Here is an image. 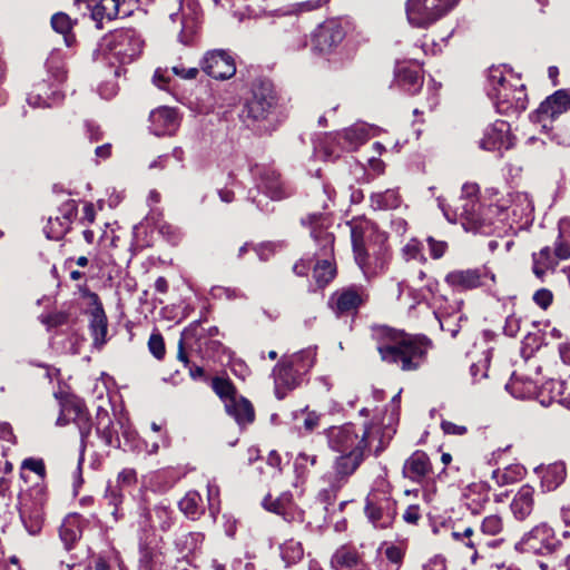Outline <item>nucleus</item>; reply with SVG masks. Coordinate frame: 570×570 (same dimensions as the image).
<instances>
[{"instance_id": "50", "label": "nucleus", "mask_w": 570, "mask_h": 570, "mask_svg": "<svg viewBox=\"0 0 570 570\" xmlns=\"http://www.w3.org/2000/svg\"><path fill=\"white\" fill-rule=\"evenodd\" d=\"M159 552L156 548L147 543L139 546V569L154 570L155 564L158 562Z\"/></svg>"}, {"instance_id": "56", "label": "nucleus", "mask_w": 570, "mask_h": 570, "mask_svg": "<svg viewBox=\"0 0 570 570\" xmlns=\"http://www.w3.org/2000/svg\"><path fill=\"white\" fill-rule=\"evenodd\" d=\"M553 295L552 292L547 288L538 289L533 294L534 303L543 309H547L552 304Z\"/></svg>"}, {"instance_id": "41", "label": "nucleus", "mask_w": 570, "mask_h": 570, "mask_svg": "<svg viewBox=\"0 0 570 570\" xmlns=\"http://www.w3.org/2000/svg\"><path fill=\"white\" fill-rule=\"evenodd\" d=\"M295 503L293 502V495L289 492L282 493L275 500L272 499L271 495H267L263 500V507L276 514H286L289 512V509L293 508Z\"/></svg>"}, {"instance_id": "51", "label": "nucleus", "mask_w": 570, "mask_h": 570, "mask_svg": "<svg viewBox=\"0 0 570 570\" xmlns=\"http://www.w3.org/2000/svg\"><path fill=\"white\" fill-rule=\"evenodd\" d=\"M370 137V129L364 125H356L346 129L343 138L348 142V147L355 148L365 142Z\"/></svg>"}, {"instance_id": "63", "label": "nucleus", "mask_w": 570, "mask_h": 570, "mask_svg": "<svg viewBox=\"0 0 570 570\" xmlns=\"http://www.w3.org/2000/svg\"><path fill=\"white\" fill-rule=\"evenodd\" d=\"M441 429L445 434L452 435H464L468 432V429L464 425H458L450 421H442Z\"/></svg>"}, {"instance_id": "43", "label": "nucleus", "mask_w": 570, "mask_h": 570, "mask_svg": "<svg viewBox=\"0 0 570 570\" xmlns=\"http://www.w3.org/2000/svg\"><path fill=\"white\" fill-rule=\"evenodd\" d=\"M51 26L55 31L63 36L65 42L71 47L75 42V36L71 33L72 21L70 17L63 12L55 13L51 18Z\"/></svg>"}, {"instance_id": "19", "label": "nucleus", "mask_w": 570, "mask_h": 570, "mask_svg": "<svg viewBox=\"0 0 570 570\" xmlns=\"http://www.w3.org/2000/svg\"><path fill=\"white\" fill-rule=\"evenodd\" d=\"M202 69L208 76L218 80L229 79L236 72L233 57L220 49L208 51L205 55L202 61Z\"/></svg>"}, {"instance_id": "27", "label": "nucleus", "mask_w": 570, "mask_h": 570, "mask_svg": "<svg viewBox=\"0 0 570 570\" xmlns=\"http://www.w3.org/2000/svg\"><path fill=\"white\" fill-rule=\"evenodd\" d=\"M533 494L534 489L529 484L522 485L515 493L510 509L517 520L524 521L532 513L534 505Z\"/></svg>"}, {"instance_id": "10", "label": "nucleus", "mask_w": 570, "mask_h": 570, "mask_svg": "<svg viewBox=\"0 0 570 570\" xmlns=\"http://www.w3.org/2000/svg\"><path fill=\"white\" fill-rule=\"evenodd\" d=\"M364 511L375 529H387L397 515L396 501L386 492L375 490L367 495Z\"/></svg>"}, {"instance_id": "21", "label": "nucleus", "mask_w": 570, "mask_h": 570, "mask_svg": "<svg viewBox=\"0 0 570 570\" xmlns=\"http://www.w3.org/2000/svg\"><path fill=\"white\" fill-rule=\"evenodd\" d=\"M83 296L90 298L94 308L90 312L89 328L94 340V345L97 348H101L107 342L108 332V320L104 311L102 304L100 303L99 296L86 288Z\"/></svg>"}, {"instance_id": "22", "label": "nucleus", "mask_w": 570, "mask_h": 570, "mask_svg": "<svg viewBox=\"0 0 570 570\" xmlns=\"http://www.w3.org/2000/svg\"><path fill=\"white\" fill-rule=\"evenodd\" d=\"M258 190L273 200H281L292 195L293 190L286 186L275 170L264 168L259 171Z\"/></svg>"}, {"instance_id": "13", "label": "nucleus", "mask_w": 570, "mask_h": 570, "mask_svg": "<svg viewBox=\"0 0 570 570\" xmlns=\"http://www.w3.org/2000/svg\"><path fill=\"white\" fill-rule=\"evenodd\" d=\"M379 560V551L373 548L358 551L354 547H340L331 559L335 570H375L373 562Z\"/></svg>"}, {"instance_id": "15", "label": "nucleus", "mask_w": 570, "mask_h": 570, "mask_svg": "<svg viewBox=\"0 0 570 570\" xmlns=\"http://www.w3.org/2000/svg\"><path fill=\"white\" fill-rule=\"evenodd\" d=\"M370 298L367 289L362 285H351L335 291L328 306L337 314L355 313Z\"/></svg>"}, {"instance_id": "53", "label": "nucleus", "mask_w": 570, "mask_h": 570, "mask_svg": "<svg viewBox=\"0 0 570 570\" xmlns=\"http://www.w3.org/2000/svg\"><path fill=\"white\" fill-rule=\"evenodd\" d=\"M26 471H31V472L36 473L37 479H38L36 482H43L45 475H46V468H45V463L41 459H33V458L24 459L21 464V473H20L21 478L24 480L27 479Z\"/></svg>"}, {"instance_id": "49", "label": "nucleus", "mask_w": 570, "mask_h": 570, "mask_svg": "<svg viewBox=\"0 0 570 570\" xmlns=\"http://www.w3.org/2000/svg\"><path fill=\"white\" fill-rule=\"evenodd\" d=\"M504 528L503 520L499 514H490L485 518H483L481 524H480V532L481 537L483 535H490L495 537L502 533Z\"/></svg>"}, {"instance_id": "64", "label": "nucleus", "mask_w": 570, "mask_h": 570, "mask_svg": "<svg viewBox=\"0 0 570 570\" xmlns=\"http://www.w3.org/2000/svg\"><path fill=\"white\" fill-rule=\"evenodd\" d=\"M422 570H448L446 561L441 556H434L423 564Z\"/></svg>"}, {"instance_id": "60", "label": "nucleus", "mask_w": 570, "mask_h": 570, "mask_svg": "<svg viewBox=\"0 0 570 570\" xmlns=\"http://www.w3.org/2000/svg\"><path fill=\"white\" fill-rule=\"evenodd\" d=\"M520 322L521 320L515 315H509L503 327L504 334L510 337L517 336L520 331Z\"/></svg>"}, {"instance_id": "18", "label": "nucleus", "mask_w": 570, "mask_h": 570, "mask_svg": "<svg viewBox=\"0 0 570 570\" xmlns=\"http://www.w3.org/2000/svg\"><path fill=\"white\" fill-rule=\"evenodd\" d=\"M96 419L97 435L105 442L107 446H112L116 449L122 448L125 451L127 450V446L131 449L129 443L136 436L134 431H130L129 429L124 430L122 436L125 439V443L122 445L118 432L114 429V422L108 411L102 407H98Z\"/></svg>"}, {"instance_id": "6", "label": "nucleus", "mask_w": 570, "mask_h": 570, "mask_svg": "<svg viewBox=\"0 0 570 570\" xmlns=\"http://www.w3.org/2000/svg\"><path fill=\"white\" fill-rule=\"evenodd\" d=\"M278 107V95L271 80H257L252 86L250 97L240 111V118L247 127L267 120Z\"/></svg>"}, {"instance_id": "3", "label": "nucleus", "mask_w": 570, "mask_h": 570, "mask_svg": "<svg viewBox=\"0 0 570 570\" xmlns=\"http://www.w3.org/2000/svg\"><path fill=\"white\" fill-rule=\"evenodd\" d=\"M46 78L36 82L28 94L27 102L32 107H52L63 100L61 85L67 78L65 61L60 52L52 51L45 63Z\"/></svg>"}, {"instance_id": "38", "label": "nucleus", "mask_w": 570, "mask_h": 570, "mask_svg": "<svg viewBox=\"0 0 570 570\" xmlns=\"http://www.w3.org/2000/svg\"><path fill=\"white\" fill-rule=\"evenodd\" d=\"M566 465L562 462H556L548 465L541 475L542 485L548 490H556L566 479Z\"/></svg>"}, {"instance_id": "29", "label": "nucleus", "mask_w": 570, "mask_h": 570, "mask_svg": "<svg viewBox=\"0 0 570 570\" xmlns=\"http://www.w3.org/2000/svg\"><path fill=\"white\" fill-rule=\"evenodd\" d=\"M430 472V459L422 451H415L403 465L404 476L415 482L422 481Z\"/></svg>"}, {"instance_id": "24", "label": "nucleus", "mask_w": 570, "mask_h": 570, "mask_svg": "<svg viewBox=\"0 0 570 570\" xmlns=\"http://www.w3.org/2000/svg\"><path fill=\"white\" fill-rule=\"evenodd\" d=\"M126 0H100L91 9V19L96 21L98 29L102 28V21L106 19L111 21L119 14L127 16L130 10L125 9Z\"/></svg>"}, {"instance_id": "32", "label": "nucleus", "mask_w": 570, "mask_h": 570, "mask_svg": "<svg viewBox=\"0 0 570 570\" xmlns=\"http://www.w3.org/2000/svg\"><path fill=\"white\" fill-rule=\"evenodd\" d=\"M226 412L235 419L238 425H246L254 421L255 412L252 403L243 396L226 401Z\"/></svg>"}, {"instance_id": "54", "label": "nucleus", "mask_w": 570, "mask_h": 570, "mask_svg": "<svg viewBox=\"0 0 570 570\" xmlns=\"http://www.w3.org/2000/svg\"><path fill=\"white\" fill-rule=\"evenodd\" d=\"M148 348L157 360H161L165 356V343L159 332H154L150 335L148 341Z\"/></svg>"}, {"instance_id": "47", "label": "nucleus", "mask_w": 570, "mask_h": 570, "mask_svg": "<svg viewBox=\"0 0 570 570\" xmlns=\"http://www.w3.org/2000/svg\"><path fill=\"white\" fill-rule=\"evenodd\" d=\"M212 387L215 393L223 400L226 405V401L236 400L238 397L236 389L230 380L216 376L212 380Z\"/></svg>"}, {"instance_id": "34", "label": "nucleus", "mask_w": 570, "mask_h": 570, "mask_svg": "<svg viewBox=\"0 0 570 570\" xmlns=\"http://www.w3.org/2000/svg\"><path fill=\"white\" fill-rule=\"evenodd\" d=\"M59 537L67 550L73 548L81 537L80 519L78 515H68L59 528Z\"/></svg>"}, {"instance_id": "7", "label": "nucleus", "mask_w": 570, "mask_h": 570, "mask_svg": "<svg viewBox=\"0 0 570 570\" xmlns=\"http://www.w3.org/2000/svg\"><path fill=\"white\" fill-rule=\"evenodd\" d=\"M142 40L135 29H120L102 38L99 51L110 63L127 65L141 52Z\"/></svg>"}, {"instance_id": "35", "label": "nucleus", "mask_w": 570, "mask_h": 570, "mask_svg": "<svg viewBox=\"0 0 570 570\" xmlns=\"http://www.w3.org/2000/svg\"><path fill=\"white\" fill-rule=\"evenodd\" d=\"M396 80L397 83L411 95L417 92L423 85V77L420 71L406 67H397Z\"/></svg>"}, {"instance_id": "9", "label": "nucleus", "mask_w": 570, "mask_h": 570, "mask_svg": "<svg viewBox=\"0 0 570 570\" xmlns=\"http://www.w3.org/2000/svg\"><path fill=\"white\" fill-rule=\"evenodd\" d=\"M459 0H407L406 17L411 26L426 28L451 10Z\"/></svg>"}, {"instance_id": "2", "label": "nucleus", "mask_w": 570, "mask_h": 570, "mask_svg": "<svg viewBox=\"0 0 570 570\" xmlns=\"http://www.w3.org/2000/svg\"><path fill=\"white\" fill-rule=\"evenodd\" d=\"M371 332L382 361L396 364L403 371L417 370L432 346L426 336L409 335L386 325H374Z\"/></svg>"}, {"instance_id": "46", "label": "nucleus", "mask_w": 570, "mask_h": 570, "mask_svg": "<svg viewBox=\"0 0 570 570\" xmlns=\"http://www.w3.org/2000/svg\"><path fill=\"white\" fill-rule=\"evenodd\" d=\"M465 500V505L472 514L482 513L490 501L488 491L478 492L473 489L469 490Z\"/></svg>"}, {"instance_id": "61", "label": "nucleus", "mask_w": 570, "mask_h": 570, "mask_svg": "<svg viewBox=\"0 0 570 570\" xmlns=\"http://www.w3.org/2000/svg\"><path fill=\"white\" fill-rule=\"evenodd\" d=\"M554 256L557 259H568L570 257V243L561 239L558 236V239L554 244Z\"/></svg>"}, {"instance_id": "48", "label": "nucleus", "mask_w": 570, "mask_h": 570, "mask_svg": "<svg viewBox=\"0 0 570 570\" xmlns=\"http://www.w3.org/2000/svg\"><path fill=\"white\" fill-rule=\"evenodd\" d=\"M69 229L70 225L68 224V222L62 220V218L59 215H57L55 217H49L43 230L49 239L59 240L66 235V233Z\"/></svg>"}, {"instance_id": "55", "label": "nucleus", "mask_w": 570, "mask_h": 570, "mask_svg": "<svg viewBox=\"0 0 570 570\" xmlns=\"http://www.w3.org/2000/svg\"><path fill=\"white\" fill-rule=\"evenodd\" d=\"M76 214L77 203L73 199L67 200L58 209V215L62 218V220H67L70 226L73 218L76 217Z\"/></svg>"}, {"instance_id": "36", "label": "nucleus", "mask_w": 570, "mask_h": 570, "mask_svg": "<svg viewBox=\"0 0 570 570\" xmlns=\"http://www.w3.org/2000/svg\"><path fill=\"white\" fill-rule=\"evenodd\" d=\"M532 262L533 274L540 279L543 278L548 269H553L558 264L554 253L552 254L548 246L543 247L539 253H533Z\"/></svg>"}, {"instance_id": "16", "label": "nucleus", "mask_w": 570, "mask_h": 570, "mask_svg": "<svg viewBox=\"0 0 570 570\" xmlns=\"http://www.w3.org/2000/svg\"><path fill=\"white\" fill-rule=\"evenodd\" d=\"M570 109V91L567 89H559L544 101L531 116L533 121L541 124L543 129H549L552 122L562 114Z\"/></svg>"}, {"instance_id": "8", "label": "nucleus", "mask_w": 570, "mask_h": 570, "mask_svg": "<svg viewBox=\"0 0 570 570\" xmlns=\"http://www.w3.org/2000/svg\"><path fill=\"white\" fill-rule=\"evenodd\" d=\"M46 502L47 490L43 482H36L19 495L20 519L30 534H38L42 528Z\"/></svg>"}, {"instance_id": "11", "label": "nucleus", "mask_w": 570, "mask_h": 570, "mask_svg": "<svg viewBox=\"0 0 570 570\" xmlns=\"http://www.w3.org/2000/svg\"><path fill=\"white\" fill-rule=\"evenodd\" d=\"M561 547L553 533V530L547 524H539L524 533L521 540L515 544V549L523 553H533L549 556L556 553Z\"/></svg>"}, {"instance_id": "1", "label": "nucleus", "mask_w": 570, "mask_h": 570, "mask_svg": "<svg viewBox=\"0 0 570 570\" xmlns=\"http://www.w3.org/2000/svg\"><path fill=\"white\" fill-rule=\"evenodd\" d=\"M380 432V428L364 425L357 429L353 423L327 430L328 446L338 453L333 462L336 482H345L360 468L365 459L366 449Z\"/></svg>"}, {"instance_id": "33", "label": "nucleus", "mask_w": 570, "mask_h": 570, "mask_svg": "<svg viewBox=\"0 0 570 570\" xmlns=\"http://www.w3.org/2000/svg\"><path fill=\"white\" fill-rule=\"evenodd\" d=\"M376 550L379 551V560L373 562V568L375 567L377 570H400L405 554L401 547L391 544L383 552L381 548Z\"/></svg>"}, {"instance_id": "31", "label": "nucleus", "mask_w": 570, "mask_h": 570, "mask_svg": "<svg viewBox=\"0 0 570 570\" xmlns=\"http://www.w3.org/2000/svg\"><path fill=\"white\" fill-rule=\"evenodd\" d=\"M351 227V239L355 261L361 268L364 267L367 259L365 250V238L370 232V224L367 222H354L350 225Z\"/></svg>"}, {"instance_id": "62", "label": "nucleus", "mask_w": 570, "mask_h": 570, "mask_svg": "<svg viewBox=\"0 0 570 570\" xmlns=\"http://www.w3.org/2000/svg\"><path fill=\"white\" fill-rule=\"evenodd\" d=\"M86 136L90 140V142H98L102 139L104 132L100 127L94 121H86Z\"/></svg>"}, {"instance_id": "28", "label": "nucleus", "mask_w": 570, "mask_h": 570, "mask_svg": "<svg viewBox=\"0 0 570 570\" xmlns=\"http://www.w3.org/2000/svg\"><path fill=\"white\" fill-rule=\"evenodd\" d=\"M321 218L322 216L316 214L308 217L309 223L313 225L311 235L320 247V253L316 255L320 258H331L333 256L334 235L323 228V225H318Z\"/></svg>"}, {"instance_id": "26", "label": "nucleus", "mask_w": 570, "mask_h": 570, "mask_svg": "<svg viewBox=\"0 0 570 570\" xmlns=\"http://www.w3.org/2000/svg\"><path fill=\"white\" fill-rule=\"evenodd\" d=\"M150 129L156 136L171 134L177 127V114L169 107H160L150 112Z\"/></svg>"}, {"instance_id": "58", "label": "nucleus", "mask_w": 570, "mask_h": 570, "mask_svg": "<svg viewBox=\"0 0 570 570\" xmlns=\"http://www.w3.org/2000/svg\"><path fill=\"white\" fill-rule=\"evenodd\" d=\"M153 82L159 89H163V90L167 89L168 85L170 82L169 70L167 68L166 69H161V68L156 69L154 77H153Z\"/></svg>"}, {"instance_id": "17", "label": "nucleus", "mask_w": 570, "mask_h": 570, "mask_svg": "<svg viewBox=\"0 0 570 570\" xmlns=\"http://www.w3.org/2000/svg\"><path fill=\"white\" fill-rule=\"evenodd\" d=\"M345 38V30L337 19H331L317 27L313 35V49L322 55H327Z\"/></svg>"}, {"instance_id": "39", "label": "nucleus", "mask_w": 570, "mask_h": 570, "mask_svg": "<svg viewBox=\"0 0 570 570\" xmlns=\"http://www.w3.org/2000/svg\"><path fill=\"white\" fill-rule=\"evenodd\" d=\"M279 554L286 567L296 564L304 557V549L299 541L286 540L279 546Z\"/></svg>"}, {"instance_id": "44", "label": "nucleus", "mask_w": 570, "mask_h": 570, "mask_svg": "<svg viewBox=\"0 0 570 570\" xmlns=\"http://www.w3.org/2000/svg\"><path fill=\"white\" fill-rule=\"evenodd\" d=\"M173 510L160 503L155 505L149 512V520L157 524L163 531H167L173 525Z\"/></svg>"}, {"instance_id": "57", "label": "nucleus", "mask_w": 570, "mask_h": 570, "mask_svg": "<svg viewBox=\"0 0 570 570\" xmlns=\"http://www.w3.org/2000/svg\"><path fill=\"white\" fill-rule=\"evenodd\" d=\"M428 244L430 247V254L434 259L441 258L448 248V244L445 242L435 240L433 237H428Z\"/></svg>"}, {"instance_id": "45", "label": "nucleus", "mask_w": 570, "mask_h": 570, "mask_svg": "<svg viewBox=\"0 0 570 570\" xmlns=\"http://www.w3.org/2000/svg\"><path fill=\"white\" fill-rule=\"evenodd\" d=\"M335 267L333 266L331 258H318L313 276L320 287L327 285L335 276Z\"/></svg>"}, {"instance_id": "42", "label": "nucleus", "mask_w": 570, "mask_h": 570, "mask_svg": "<svg viewBox=\"0 0 570 570\" xmlns=\"http://www.w3.org/2000/svg\"><path fill=\"white\" fill-rule=\"evenodd\" d=\"M295 503L293 502V495L289 492L282 493L275 500L272 499L271 495H267L263 500V507L276 514H286L289 512V509L293 508Z\"/></svg>"}, {"instance_id": "37", "label": "nucleus", "mask_w": 570, "mask_h": 570, "mask_svg": "<svg viewBox=\"0 0 570 570\" xmlns=\"http://www.w3.org/2000/svg\"><path fill=\"white\" fill-rule=\"evenodd\" d=\"M178 507L191 520H197L204 513L203 499L197 491L187 492L179 501Z\"/></svg>"}, {"instance_id": "52", "label": "nucleus", "mask_w": 570, "mask_h": 570, "mask_svg": "<svg viewBox=\"0 0 570 570\" xmlns=\"http://www.w3.org/2000/svg\"><path fill=\"white\" fill-rule=\"evenodd\" d=\"M200 326V321H196L191 323L187 328L181 333V338L178 343V360L181 361L185 366L189 364L188 356L185 352L184 342L190 337H202L203 334L198 333V328Z\"/></svg>"}, {"instance_id": "14", "label": "nucleus", "mask_w": 570, "mask_h": 570, "mask_svg": "<svg viewBox=\"0 0 570 570\" xmlns=\"http://www.w3.org/2000/svg\"><path fill=\"white\" fill-rule=\"evenodd\" d=\"M70 422H72L79 430L81 441L80 450L82 453L89 443L92 424L85 404L78 400H67L61 403L57 425L63 426Z\"/></svg>"}, {"instance_id": "40", "label": "nucleus", "mask_w": 570, "mask_h": 570, "mask_svg": "<svg viewBox=\"0 0 570 570\" xmlns=\"http://www.w3.org/2000/svg\"><path fill=\"white\" fill-rule=\"evenodd\" d=\"M400 204L401 198L395 189H386L371 196V206L374 209H393L399 207Z\"/></svg>"}, {"instance_id": "5", "label": "nucleus", "mask_w": 570, "mask_h": 570, "mask_svg": "<svg viewBox=\"0 0 570 570\" xmlns=\"http://www.w3.org/2000/svg\"><path fill=\"white\" fill-rule=\"evenodd\" d=\"M487 94L499 114H520L527 109L528 96L524 85L515 86L508 82L502 67L493 66L489 69Z\"/></svg>"}, {"instance_id": "25", "label": "nucleus", "mask_w": 570, "mask_h": 570, "mask_svg": "<svg viewBox=\"0 0 570 570\" xmlns=\"http://www.w3.org/2000/svg\"><path fill=\"white\" fill-rule=\"evenodd\" d=\"M452 537L462 542L466 548L471 549V561L475 562L480 553H483L488 548L497 547L502 540H485L472 528H466L462 533L452 532Z\"/></svg>"}, {"instance_id": "4", "label": "nucleus", "mask_w": 570, "mask_h": 570, "mask_svg": "<svg viewBox=\"0 0 570 570\" xmlns=\"http://www.w3.org/2000/svg\"><path fill=\"white\" fill-rule=\"evenodd\" d=\"M315 351L305 348L297 353L283 356L273 368L274 391L278 400H283L291 391L298 387L305 375L315 363Z\"/></svg>"}, {"instance_id": "20", "label": "nucleus", "mask_w": 570, "mask_h": 570, "mask_svg": "<svg viewBox=\"0 0 570 570\" xmlns=\"http://www.w3.org/2000/svg\"><path fill=\"white\" fill-rule=\"evenodd\" d=\"M510 124L505 120H497L484 130L480 140V148L489 151L510 149L514 145V137L511 135Z\"/></svg>"}, {"instance_id": "12", "label": "nucleus", "mask_w": 570, "mask_h": 570, "mask_svg": "<svg viewBox=\"0 0 570 570\" xmlns=\"http://www.w3.org/2000/svg\"><path fill=\"white\" fill-rule=\"evenodd\" d=\"M445 283L454 292H466L489 287L495 283V275L485 266L468 269H454L445 275Z\"/></svg>"}, {"instance_id": "59", "label": "nucleus", "mask_w": 570, "mask_h": 570, "mask_svg": "<svg viewBox=\"0 0 570 570\" xmlns=\"http://www.w3.org/2000/svg\"><path fill=\"white\" fill-rule=\"evenodd\" d=\"M213 295L217 298L225 297L226 299H236L240 298L244 295L236 288H229V287H215L212 291Z\"/></svg>"}, {"instance_id": "30", "label": "nucleus", "mask_w": 570, "mask_h": 570, "mask_svg": "<svg viewBox=\"0 0 570 570\" xmlns=\"http://www.w3.org/2000/svg\"><path fill=\"white\" fill-rule=\"evenodd\" d=\"M175 3L178 4V11L177 12H170L169 17L171 21L179 20L181 23V30L179 33V40L183 43H188L191 36L195 32L196 29V19L191 17V14L195 13V9L191 7L190 3L187 4V8L183 7L184 0H173Z\"/></svg>"}, {"instance_id": "23", "label": "nucleus", "mask_w": 570, "mask_h": 570, "mask_svg": "<svg viewBox=\"0 0 570 570\" xmlns=\"http://www.w3.org/2000/svg\"><path fill=\"white\" fill-rule=\"evenodd\" d=\"M481 205L475 198H468L461 208L462 226L468 232L488 234L490 225L480 216Z\"/></svg>"}]
</instances>
